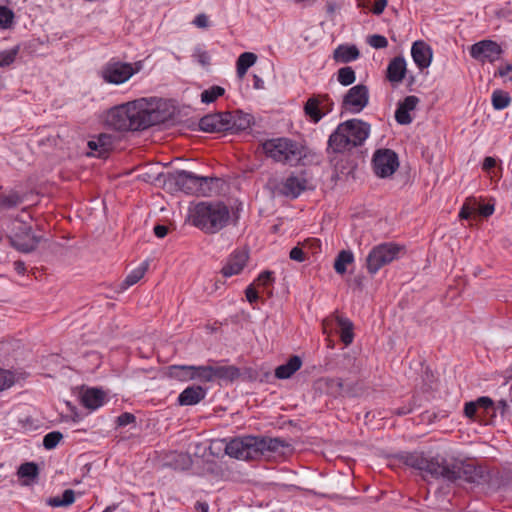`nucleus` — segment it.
<instances>
[{
    "instance_id": "nucleus-18",
    "label": "nucleus",
    "mask_w": 512,
    "mask_h": 512,
    "mask_svg": "<svg viewBox=\"0 0 512 512\" xmlns=\"http://www.w3.org/2000/svg\"><path fill=\"white\" fill-rule=\"evenodd\" d=\"M206 394V389L201 386H189L179 394L178 403L181 406L196 405L205 398Z\"/></svg>"
},
{
    "instance_id": "nucleus-45",
    "label": "nucleus",
    "mask_w": 512,
    "mask_h": 512,
    "mask_svg": "<svg viewBox=\"0 0 512 512\" xmlns=\"http://www.w3.org/2000/svg\"><path fill=\"white\" fill-rule=\"evenodd\" d=\"M315 96L320 102V106L323 111V116H325L327 113L333 110L334 102L332 101L328 94H319Z\"/></svg>"
},
{
    "instance_id": "nucleus-48",
    "label": "nucleus",
    "mask_w": 512,
    "mask_h": 512,
    "mask_svg": "<svg viewBox=\"0 0 512 512\" xmlns=\"http://www.w3.org/2000/svg\"><path fill=\"white\" fill-rule=\"evenodd\" d=\"M193 57L203 66L208 65L210 62V55L200 47L194 50Z\"/></svg>"
},
{
    "instance_id": "nucleus-8",
    "label": "nucleus",
    "mask_w": 512,
    "mask_h": 512,
    "mask_svg": "<svg viewBox=\"0 0 512 512\" xmlns=\"http://www.w3.org/2000/svg\"><path fill=\"white\" fill-rule=\"evenodd\" d=\"M143 69V62L127 63L111 60L101 70V77L110 84L120 85Z\"/></svg>"
},
{
    "instance_id": "nucleus-44",
    "label": "nucleus",
    "mask_w": 512,
    "mask_h": 512,
    "mask_svg": "<svg viewBox=\"0 0 512 512\" xmlns=\"http://www.w3.org/2000/svg\"><path fill=\"white\" fill-rule=\"evenodd\" d=\"M18 48L5 50L0 52V67L8 66L15 61Z\"/></svg>"
},
{
    "instance_id": "nucleus-2",
    "label": "nucleus",
    "mask_w": 512,
    "mask_h": 512,
    "mask_svg": "<svg viewBox=\"0 0 512 512\" xmlns=\"http://www.w3.org/2000/svg\"><path fill=\"white\" fill-rule=\"evenodd\" d=\"M160 121L159 113L148 109L144 99L115 106L107 111L105 123L116 131L147 129Z\"/></svg>"
},
{
    "instance_id": "nucleus-43",
    "label": "nucleus",
    "mask_w": 512,
    "mask_h": 512,
    "mask_svg": "<svg viewBox=\"0 0 512 512\" xmlns=\"http://www.w3.org/2000/svg\"><path fill=\"white\" fill-rule=\"evenodd\" d=\"M327 393L336 397L343 391V382L340 378L327 379L325 380Z\"/></svg>"
},
{
    "instance_id": "nucleus-26",
    "label": "nucleus",
    "mask_w": 512,
    "mask_h": 512,
    "mask_svg": "<svg viewBox=\"0 0 512 512\" xmlns=\"http://www.w3.org/2000/svg\"><path fill=\"white\" fill-rule=\"evenodd\" d=\"M304 112L305 115L314 123H318L324 117L320 102L316 96L308 98L304 105Z\"/></svg>"
},
{
    "instance_id": "nucleus-13",
    "label": "nucleus",
    "mask_w": 512,
    "mask_h": 512,
    "mask_svg": "<svg viewBox=\"0 0 512 512\" xmlns=\"http://www.w3.org/2000/svg\"><path fill=\"white\" fill-rule=\"evenodd\" d=\"M501 53V47L492 40L479 41L470 48L471 57L483 63L496 61Z\"/></svg>"
},
{
    "instance_id": "nucleus-47",
    "label": "nucleus",
    "mask_w": 512,
    "mask_h": 512,
    "mask_svg": "<svg viewBox=\"0 0 512 512\" xmlns=\"http://www.w3.org/2000/svg\"><path fill=\"white\" fill-rule=\"evenodd\" d=\"M274 281L273 272L271 271H263L258 278L256 279V283L258 286H269Z\"/></svg>"
},
{
    "instance_id": "nucleus-49",
    "label": "nucleus",
    "mask_w": 512,
    "mask_h": 512,
    "mask_svg": "<svg viewBox=\"0 0 512 512\" xmlns=\"http://www.w3.org/2000/svg\"><path fill=\"white\" fill-rule=\"evenodd\" d=\"M289 257L293 261H297V262L305 261L306 260V256H305V252H304L303 246L302 247L296 246V247L292 248L290 253H289Z\"/></svg>"
},
{
    "instance_id": "nucleus-20",
    "label": "nucleus",
    "mask_w": 512,
    "mask_h": 512,
    "mask_svg": "<svg viewBox=\"0 0 512 512\" xmlns=\"http://www.w3.org/2000/svg\"><path fill=\"white\" fill-rule=\"evenodd\" d=\"M406 61L403 57L393 58L387 67V79L394 84L402 82L406 75Z\"/></svg>"
},
{
    "instance_id": "nucleus-59",
    "label": "nucleus",
    "mask_w": 512,
    "mask_h": 512,
    "mask_svg": "<svg viewBox=\"0 0 512 512\" xmlns=\"http://www.w3.org/2000/svg\"><path fill=\"white\" fill-rule=\"evenodd\" d=\"M475 211V208L469 207L468 205H463L459 216L463 219H468Z\"/></svg>"
},
{
    "instance_id": "nucleus-33",
    "label": "nucleus",
    "mask_w": 512,
    "mask_h": 512,
    "mask_svg": "<svg viewBox=\"0 0 512 512\" xmlns=\"http://www.w3.org/2000/svg\"><path fill=\"white\" fill-rule=\"evenodd\" d=\"M186 370H190L193 372V380H198L201 382H211L213 381V370L211 365H201L194 366V368H187Z\"/></svg>"
},
{
    "instance_id": "nucleus-15",
    "label": "nucleus",
    "mask_w": 512,
    "mask_h": 512,
    "mask_svg": "<svg viewBox=\"0 0 512 512\" xmlns=\"http://www.w3.org/2000/svg\"><path fill=\"white\" fill-rule=\"evenodd\" d=\"M248 260V254L245 251H235L227 259L221 272L224 277L238 275L245 267Z\"/></svg>"
},
{
    "instance_id": "nucleus-28",
    "label": "nucleus",
    "mask_w": 512,
    "mask_h": 512,
    "mask_svg": "<svg viewBox=\"0 0 512 512\" xmlns=\"http://www.w3.org/2000/svg\"><path fill=\"white\" fill-rule=\"evenodd\" d=\"M338 326L340 327V338L345 345H350L354 339L353 323L341 316L336 317Z\"/></svg>"
},
{
    "instance_id": "nucleus-52",
    "label": "nucleus",
    "mask_w": 512,
    "mask_h": 512,
    "mask_svg": "<svg viewBox=\"0 0 512 512\" xmlns=\"http://www.w3.org/2000/svg\"><path fill=\"white\" fill-rule=\"evenodd\" d=\"M193 24L198 28H207L209 26L208 16L204 13L198 14L193 20Z\"/></svg>"
},
{
    "instance_id": "nucleus-9",
    "label": "nucleus",
    "mask_w": 512,
    "mask_h": 512,
    "mask_svg": "<svg viewBox=\"0 0 512 512\" xmlns=\"http://www.w3.org/2000/svg\"><path fill=\"white\" fill-rule=\"evenodd\" d=\"M402 250V246L392 242L373 247L366 258L368 272L372 275L376 274L383 266L397 259Z\"/></svg>"
},
{
    "instance_id": "nucleus-27",
    "label": "nucleus",
    "mask_w": 512,
    "mask_h": 512,
    "mask_svg": "<svg viewBox=\"0 0 512 512\" xmlns=\"http://www.w3.org/2000/svg\"><path fill=\"white\" fill-rule=\"evenodd\" d=\"M213 380L222 379L233 381L240 376V370L235 366H212Z\"/></svg>"
},
{
    "instance_id": "nucleus-4",
    "label": "nucleus",
    "mask_w": 512,
    "mask_h": 512,
    "mask_svg": "<svg viewBox=\"0 0 512 512\" xmlns=\"http://www.w3.org/2000/svg\"><path fill=\"white\" fill-rule=\"evenodd\" d=\"M282 447L284 443L278 438L245 436L230 440L226 444L225 452L239 460H255L277 452Z\"/></svg>"
},
{
    "instance_id": "nucleus-5",
    "label": "nucleus",
    "mask_w": 512,
    "mask_h": 512,
    "mask_svg": "<svg viewBox=\"0 0 512 512\" xmlns=\"http://www.w3.org/2000/svg\"><path fill=\"white\" fill-rule=\"evenodd\" d=\"M370 126L359 119L347 120L340 123L329 136L328 149L335 153L350 151L360 146L368 138Z\"/></svg>"
},
{
    "instance_id": "nucleus-40",
    "label": "nucleus",
    "mask_w": 512,
    "mask_h": 512,
    "mask_svg": "<svg viewBox=\"0 0 512 512\" xmlns=\"http://www.w3.org/2000/svg\"><path fill=\"white\" fill-rule=\"evenodd\" d=\"M15 382L16 376L14 372L0 368V392L11 388Z\"/></svg>"
},
{
    "instance_id": "nucleus-41",
    "label": "nucleus",
    "mask_w": 512,
    "mask_h": 512,
    "mask_svg": "<svg viewBox=\"0 0 512 512\" xmlns=\"http://www.w3.org/2000/svg\"><path fill=\"white\" fill-rule=\"evenodd\" d=\"M63 439V435L59 431H52L47 433L43 438V446L47 450L54 449L60 441Z\"/></svg>"
},
{
    "instance_id": "nucleus-57",
    "label": "nucleus",
    "mask_w": 512,
    "mask_h": 512,
    "mask_svg": "<svg viewBox=\"0 0 512 512\" xmlns=\"http://www.w3.org/2000/svg\"><path fill=\"white\" fill-rule=\"evenodd\" d=\"M386 5L387 0H376L373 5L372 12L376 15H380L384 11Z\"/></svg>"
},
{
    "instance_id": "nucleus-1",
    "label": "nucleus",
    "mask_w": 512,
    "mask_h": 512,
    "mask_svg": "<svg viewBox=\"0 0 512 512\" xmlns=\"http://www.w3.org/2000/svg\"><path fill=\"white\" fill-rule=\"evenodd\" d=\"M407 466L420 470L424 475L443 478L450 482L474 483L481 478V471L473 464L464 461H439L427 458L421 453H410L404 457Z\"/></svg>"
},
{
    "instance_id": "nucleus-21",
    "label": "nucleus",
    "mask_w": 512,
    "mask_h": 512,
    "mask_svg": "<svg viewBox=\"0 0 512 512\" xmlns=\"http://www.w3.org/2000/svg\"><path fill=\"white\" fill-rule=\"evenodd\" d=\"M39 241L40 238L33 235L31 229L29 228L24 232V235H16L12 239V245L17 250L28 253L37 247Z\"/></svg>"
},
{
    "instance_id": "nucleus-23",
    "label": "nucleus",
    "mask_w": 512,
    "mask_h": 512,
    "mask_svg": "<svg viewBox=\"0 0 512 512\" xmlns=\"http://www.w3.org/2000/svg\"><path fill=\"white\" fill-rule=\"evenodd\" d=\"M360 52L355 45H339L333 53L338 63H349L359 58Z\"/></svg>"
},
{
    "instance_id": "nucleus-42",
    "label": "nucleus",
    "mask_w": 512,
    "mask_h": 512,
    "mask_svg": "<svg viewBox=\"0 0 512 512\" xmlns=\"http://www.w3.org/2000/svg\"><path fill=\"white\" fill-rule=\"evenodd\" d=\"M14 19V13L13 11L3 5H0V28L1 29H7L9 28Z\"/></svg>"
},
{
    "instance_id": "nucleus-54",
    "label": "nucleus",
    "mask_w": 512,
    "mask_h": 512,
    "mask_svg": "<svg viewBox=\"0 0 512 512\" xmlns=\"http://www.w3.org/2000/svg\"><path fill=\"white\" fill-rule=\"evenodd\" d=\"M246 298L250 303H254L258 300V293L253 287V285H249L245 290Z\"/></svg>"
},
{
    "instance_id": "nucleus-55",
    "label": "nucleus",
    "mask_w": 512,
    "mask_h": 512,
    "mask_svg": "<svg viewBox=\"0 0 512 512\" xmlns=\"http://www.w3.org/2000/svg\"><path fill=\"white\" fill-rule=\"evenodd\" d=\"M478 408L489 409L493 405V401L489 397H480L476 401Z\"/></svg>"
},
{
    "instance_id": "nucleus-32",
    "label": "nucleus",
    "mask_w": 512,
    "mask_h": 512,
    "mask_svg": "<svg viewBox=\"0 0 512 512\" xmlns=\"http://www.w3.org/2000/svg\"><path fill=\"white\" fill-rule=\"evenodd\" d=\"M187 368H194V365H172L168 368L169 375L179 381L193 380V372Z\"/></svg>"
},
{
    "instance_id": "nucleus-39",
    "label": "nucleus",
    "mask_w": 512,
    "mask_h": 512,
    "mask_svg": "<svg viewBox=\"0 0 512 512\" xmlns=\"http://www.w3.org/2000/svg\"><path fill=\"white\" fill-rule=\"evenodd\" d=\"M17 475L20 478H27L29 480H32L36 478L38 475V467L33 462L21 464L20 467L18 468Z\"/></svg>"
},
{
    "instance_id": "nucleus-29",
    "label": "nucleus",
    "mask_w": 512,
    "mask_h": 512,
    "mask_svg": "<svg viewBox=\"0 0 512 512\" xmlns=\"http://www.w3.org/2000/svg\"><path fill=\"white\" fill-rule=\"evenodd\" d=\"M257 56L252 52L242 53L236 63L237 75L242 78L247 73V70L255 64Z\"/></svg>"
},
{
    "instance_id": "nucleus-37",
    "label": "nucleus",
    "mask_w": 512,
    "mask_h": 512,
    "mask_svg": "<svg viewBox=\"0 0 512 512\" xmlns=\"http://www.w3.org/2000/svg\"><path fill=\"white\" fill-rule=\"evenodd\" d=\"M225 89L221 86L214 85L204 90L201 93V102L204 104H210L215 102L219 97L223 96Z\"/></svg>"
},
{
    "instance_id": "nucleus-58",
    "label": "nucleus",
    "mask_w": 512,
    "mask_h": 512,
    "mask_svg": "<svg viewBox=\"0 0 512 512\" xmlns=\"http://www.w3.org/2000/svg\"><path fill=\"white\" fill-rule=\"evenodd\" d=\"M154 234L158 238H164L168 234V227L165 225H156L154 227Z\"/></svg>"
},
{
    "instance_id": "nucleus-35",
    "label": "nucleus",
    "mask_w": 512,
    "mask_h": 512,
    "mask_svg": "<svg viewBox=\"0 0 512 512\" xmlns=\"http://www.w3.org/2000/svg\"><path fill=\"white\" fill-rule=\"evenodd\" d=\"M354 256L351 251H341L334 262V269L338 274H344L347 270V265L352 263Z\"/></svg>"
},
{
    "instance_id": "nucleus-64",
    "label": "nucleus",
    "mask_w": 512,
    "mask_h": 512,
    "mask_svg": "<svg viewBox=\"0 0 512 512\" xmlns=\"http://www.w3.org/2000/svg\"><path fill=\"white\" fill-rule=\"evenodd\" d=\"M511 71H512V65L511 64H507L504 67L500 68L498 73H499L500 76L503 77V76L507 75Z\"/></svg>"
},
{
    "instance_id": "nucleus-50",
    "label": "nucleus",
    "mask_w": 512,
    "mask_h": 512,
    "mask_svg": "<svg viewBox=\"0 0 512 512\" xmlns=\"http://www.w3.org/2000/svg\"><path fill=\"white\" fill-rule=\"evenodd\" d=\"M302 246L304 249L310 250L312 253H316L320 250L321 241L316 238H310L303 241Z\"/></svg>"
},
{
    "instance_id": "nucleus-34",
    "label": "nucleus",
    "mask_w": 512,
    "mask_h": 512,
    "mask_svg": "<svg viewBox=\"0 0 512 512\" xmlns=\"http://www.w3.org/2000/svg\"><path fill=\"white\" fill-rule=\"evenodd\" d=\"M492 106L495 110H503L511 103V97L503 90H494L491 96Z\"/></svg>"
},
{
    "instance_id": "nucleus-16",
    "label": "nucleus",
    "mask_w": 512,
    "mask_h": 512,
    "mask_svg": "<svg viewBox=\"0 0 512 512\" xmlns=\"http://www.w3.org/2000/svg\"><path fill=\"white\" fill-rule=\"evenodd\" d=\"M420 100L417 96H407L403 101L399 102L395 111V119L401 125H408L413 121L410 112L414 111Z\"/></svg>"
},
{
    "instance_id": "nucleus-30",
    "label": "nucleus",
    "mask_w": 512,
    "mask_h": 512,
    "mask_svg": "<svg viewBox=\"0 0 512 512\" xmlns=\"http://www.w3.org/2000/svg\"><path fill=\"white\" fill-rule=\"evenodd\" d=\"M147 269V262H143L137 268L133 269L121 283V289L125 290L140 281L144 277Z\"/></svg>"
},
{
    "instance_id": "nucleus-12",
    "label": "nucleus",
    "mask_w": 512,
    "mask_h": 512,
    "mask_svg": "<svg viewBox=\"0 0 512 512\" xmlns=\"http://www.w3.org/2000/svg\"><path fill=\"white\" fill-rule=\"evenodd\" d=\"M369 102L368 88L363 84H358L350 88L345 94L342 102V108L350 113H360Z\"/></svg>"
},
{
    "instance_id": "nucleus-7",
    "label": "nucleus",
    "mask_w": 512,
    "mask_h": 512,
    "mask_svg": "<svg viewBox=\"0 0 512 512\" xmlns=\"http://www.w3.org/2000/svg\"><path fill=\"white\" fill-rule=\"evenodd\" d=\"M211 177H203L185 170H177L169 173L166 178V184L174 186L176 189L187 194L197 196H207L212 190Z\"/></svg>"
},
{
    "instance_id": "nucleus-53",
    "label": "nucleus",
    "mask_w": 512,
    "mask_h": 512,
    "mask_svg": "<svg viewBox=\"0 0 512 512\" xmlns=\"http://www.w3.org/2000/svg\"><path fill=\"white\" fill-rule=\"evenodd\" d=\"M477 409H478V406L475 401L467 402L464 406V414L466 417L472 419V418H474Z\"/></svg>"
},
{
    "instance_id": "nucleus-60",
    "label": "nucleus",
    "mask_w": 512,
    "mask_h": 512,
    "mask_svg": "<svg viewBox=\"0 0 512 512\" xmlns=\"http://www.w3.org/2000/svg\"><path fill=\"white\" fill-rule=\"evenodd\" d=\"M495 165H496V160L493 157L488 156V157H485V159L483 161L482 168L485 171H489L490 169L495 167Z\"/></svg>"
},
{
    "instance_id": "nucleus-51",
    "label": "nucleus",
    "mask_w": 512,
    "mask_h": 512,
    "mask_svg": "<svg viewBox=\"0 0 512 512\" xmlns=\"http://www.w3.org/2000/svg\"><path fill=\"white\" fill-rule=\"evenodd\" d=\"M135 419L136 418L133 414L126 412L117 417V424L119 426H126L135 422Z\"/></svg>"
},
{
    "instance_id": "nucleus-63",
    "label": "nucleus",
    "mask_w": 512,
    "mask_h": 512,
    "mask_svg": "<svg viewBox=\"0 0 512 512\" xmlns=\"http://www.w3.org/2000/svg\"><path fill=\"white\" fill-rule=\"evenodd\" d=\"M254 88H256V89L264 88V81L257 75H254Z\"/></svg>"
},
{
    "instance_id": "nucleus-38",
    "label": "nucleus",
    "mask_w": 512,
    "mask_h": 512,
    "mask_svg": "<svg viewBox=\"0 0 512 512\" xmlns=\"http://www.w3.org/2000/svg\"><path fill=\"white\" fill-rule=\"evenodd\" d=\"M355 71L351 67H342L338 70L337 80L343 86L351 85L355 82Z\"/></svg>"
},
{
    "instance_id": "nucleus-46",
    "label": "nucleus",
    "mask_w": 512,
    "mask_h": 512,
    "mask_svg": "<svg viewBox=\"0 0 512 512\" xmlns=\"http://www.w3.org/2000/svg\"><path fill=\"white\" fill-rule=\"evenodd\" d=\"M368 44L375 49H382L388 46V41L384 36L375 34L368 38Z\"/></svg>"
},
{
    "instance_id": "nucleus-10",
    "label": "nucleus",
    "mask_w": 512,
    "mask_h": 512,
    "mask_svg": "<svg viewBox=\"0 0 512 512\" xmlns=\"http://www.w3.org/2000/svg\"><path fill=\"white\" fill-rule=\"evenodd\" d=\"M309 187V179L305 171L293 172L283 179L275 190L282 196L295 199Z\"/></svg>"
},
{
    "instance_id": "nucleus-56",
    "label": "nucleus",
    "mask_w": 512,
    "mask_h": 512,
    "mask_svg": "<svg viewBox=\"0 0 512 512\" xmlns=\"http://www.w3.org/2000/svg\"><path fill=\"white\" fill-rule=\"evenodd\" d=\"M478 212H479L480 215H482L484 217H488V216L493 214V212H494V205H491V204L479 205Z\"/></svg>"
},
{
    "instance_id": "nucleus-62",
    "label": "nucleus",
    "mask_w": 512,
    "mask_h": 512,
    "mask_svg": "<svg viewBox=\"0 0 512 512\" xmlns=\"http://www.w3.org/2000/svg\"><path fill=\"white\" fill-rule=\"evenodd\" d=\"M412 410H413V408L411 405L404 406V407L396 409L395 414L402 416V415H406V414L410 413Z\"/></svg>"
},
{
    "instance_id": "nucleus-24",
    "label": "nucleus",
    "mask_w": 512,
    "mask_h": 512,
    "mask_svg": "<svg viewBox=\"0 0 512 512\" xmlns=\"http://www.w3.org/2000/svg\"><path fill=\"white\" fill-rule=\"evenodd\" d=\"M302 366V360L298 356H292L287 363L280 365L275 370L278 379H288Z\"/></svg>"
},
{
    "instance_id": "nucleus-14",
    "label": "nucleus",
    "mask_w": 512,
    "mask_h": 512,
    "mask_svg": "<svg viewBox=\"0 0 512 512\" xmlns=\"http://www.w3.org/2000/svg\"><path fill=\"white\" fill-rule=\"evenodd\" d=\"M231 114L215 113L202 117L199 127L204 132L214 133L228 130L231 122Z\"/></svg>"
},
{
    "instance_id": "nucleus-6",
    "label": "nucleus",
    "mask_w": 512,
    "mask_h": 512,
    "mask_svg": "<svg viewBox=\"0 0 512 512\" xmlns=\"http://www.w3.org/2000/svg\"><path fill=\"white\" fill-rule=\"evenodd\" d=\"M261 146L267 158L283 165L296 166L305 157L303 147L287 137L265 140Z\"/></svg>"
},
{
    "instance_id": "nucleus-25",
    "label": "nucleus",
    "mask_w": 512,
    "mask_h": 512,
    "mask_svg": "<svg viewBox=\"0 0 512 512\" xmlns=\"http://www.w3.org/2000/svg\"><path fill=\"white\" fill-rule=\"evenodd\" d=\"M231 122L229 129H232L236 132L245 131L249 129L252 125V116L247 113H243L241 111L235 112L234 115H231Z\"/></svg>"
},
{
    "instance_id": "nucleus-19",
    "label": "nucleus",
    "mask_w": 512,
    "mask_h": 512,
    "mask_svg": "<svg viewBox=\"0 0 512 512\" xmlns=\"http://www.w3.org/2000/svg\"><path fill=\"white\" fill-rule=\"evenodd\" d=\"M89 154L97 157H104L111 148L112 138L108 134H100L88 141Z\"/></svg>"
},
{
    "instance_id": "nucleus-36",
    "label": "nucleus",
    "mask_w": 512,
    "mask_h": 512,
    "mask_svg": "<svg viewBox=\"0 0 512 512\" xmlns=\"http://www.w3.org/2000/svg\"><path fill=\"white\" fill-rule=\"evenodd\" d=\"M22 202V197L16 191H10L7 194L0 193V209H11Z\"/></svg>"
},
{
    "instance_id": "nucleus-61",
    "label": "nucleus",
    "mask_w": 512,
    "mask_h": 512,
    "mask_svg": "<svg viewBox=\"0 0 512 512\" xmlns=\"http://www.w3.org/2000/svg\"><path fill=\"white\" fill-rule=\"evenodd\" d=\"M195 510L196 512H208L209 506L206 502H197L195 504Z\"/></svg>"
},
{
    "instance_id": "nucleus-17",
    "label": "nucleus",
    "mask_w": 512,
    "mask_h": 512,
    "mask_svg": "<svg viewBox=\"0 0 512 512\" xmlns=\"http://www.w3.org/2000/svg\"><path fill=\"white\" fill-rule=\"evenodd\" d=\"M411 55L415 64L419 69H425L430 66L432 62V49L424 41H415L411 48Z\"/></svg>"
},
{
    "instance_id": "nucleus-3",
    "label": "nucleus",
    "mask_w": 512,
    "mask_h": 512,
    "mask_svg": "<svg viewBox=\"0 0 512 512\" xmlns=\"http://www.w3.org/2000/svg\"><path fill=\"white\" fill-rule=\"evenodd\" d=\"M191 224L206 234H215L230 220V210L221 201H201L189 208Z\"/></svg>"
},
{
    "instance_id": "nucleus-22",
    "label": "nucleus",
    "mask_w": 512,
    "mask_h": 512,
    "mask_svg": "<svg viewBox=\"0 0 512 512\" xmlns=\"http://www.w3.org/2000/svg\"><path fill=\"white\" fill-rule=\"evenodd\" d=\"M105 394L100 389H87L81 396V402L84 407L90 410H96L104 404Z\"/></svg>"
},
{
    "instance_id": "nucleus-11",
    "label": "nucleus",
    "mask_w": 512,
    "mask_h": 512,
    "mask_svg": "<svg viewBox=\"0 0 512 512\" xmlns=\"http://www.w3.org/2000/svg\"><path fill=\"white\" fill-rule=\"evenodd\" d=\"M398 166V156L390 149H379L373 155V171L380 178L390 177L397 170Z\"/></svg>"
},
{
    "instance_id": "nucleus-31",
    "label": "nucleus",
    "mask_w": 512,
    "mask_h": 512,
    "mask_svg": "<svg viewBox=\"0 0 512 512\" xmlns=\"http://www.w3.org/2000/svg\"><path fill=\"white\" fill-rule=\"evenodd\" d=\"M75 501V493L72 489H66L62 495L54 496L47 500V504L51 507H66Z\"/></svg>"
}]
</instances>
